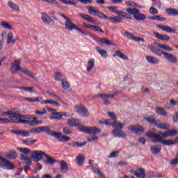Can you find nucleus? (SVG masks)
Segmentation results:
<instances>
[{
	"instance_id": "55",
	"label": "nucleus",
	"mask_w": 178,
	"mask_h": 178,
	"mask_svg": "<svg viewBox=\"0 0 178 178\" xmlns=\"http://www.w3.org/2000/svg\"><path fill=\"white\" fill-rule=\"evenodd\" d=\"M62 77H63V74H62V73L56 72L54 79L56 80V81H62Z\"/></svg>"
},
{
	"instance_id": "10",
	"label": "nucleus",
	"mask_w": 178,
	"mask_h": 178,
	"mask_svg": "<svg viewBox=\"0 0 178 178\" xmlns=\"http://www.w3.org/2000/svg\"><path fill=\"white\" fill-rule=\"evenodd\" d=\"M45 152L42 151L35 150L32 152L31 158L34 162H40L42 160V156H44Z\"/></svg>"
},
{
	"instance_id": "39",
	"label": "nucleus",
	"mask_w": 178,
	"mask_h": 178,
	"mask_svg": "<svg viewBox=\"0 0 178 178\" xmlns=\"http://www.w3.org/2000/svg\"><path fill=\"white\" fill-rule=\"evenodd\" d=\"M165 13L169 15L177 16L178 10L175 8H167L165 9Z\"/></svg>"
},
{
	"instance_id": "61",
	"label": "nucleus",
	"mask_w": 178,
	"mask_h": 178,
	"mask_svg": "<svg viewBox=\"0 0 178 178\" xmlns=\"http://www.w3.org/2000/svg\"><path fill=\"white\" fill-rule=\"evenodd\" d=\"M8 156L10 159H16L17 154H16V152H11L8 154Z\"/></svg>"
},
{
	"instance_id": "28",
	"label": "nucleus",
	"mask_w": 178,
	"mask_h": 178,
	"mask_svg": "<svg viewBox=\"0 0 178 178\" xmlns=\"http://www.w3.org/2000/svg\"><path fill=\"white\" fill-rule=\"evenodd\" d=\"M85 160L86 156H84V154H80L76 157V162L79 166L83 165V163H84Z\"/></svg>"
},
{
	"instance_id": "27",
	"label": "nucleus",
	"mask_w": 178,
	"mask_h": 178,
	"mask_svg": "<svg viewBox=\"0 0 178 178\" xmlns=\"http://www.w3.org/2000/svg\"><path fill=\"white\" fill-rule=\"evenodd\" d=\"M164 58L165 59H167V60H169V62H171V63H177V58H176L173 54H170L166 52Z\"/></svg>"
},
{
	"instance_id": "41",
	"label": "nucleus",
	"mask_w": 178,
	"mask_h": 178,
	"mask_svg": "<svg viewBox=\"0 0 178 178\" xmlns=\"http://www.w3.org/2000/svg\"><path fill=\"white\" fill-rule=\"evenodd\" d=\"M138 172L134 174V176H136L138 178H145V170L143 168H139Z\"/></svg>"
},
{
	"instance_id": "38",
	"label": "nucleus",
	"mask_w": 178,
	"mask_h": 178,
	"mask_svg": "<svg viewBox=\"0 0 178 178\" xmlns=\"http://www.w3.org/2000/svg\"><path fill=\"white\" fill-rule=\"evenodd\" d=\"M41 104H50V105H54V106H60V104H59V102L55 101V100H49V99H47V100H43Z\"/></svg>"
},
{
	"instance_id": "37",
	"label": "nucleus",
	"mask_w": 178,
	"mask_h": 178,
	"mask_svg": "<svg viewBox=\"0 0 178 178\" xmlns=\"http://www.w3.org/2000/svg\"><path fill=\"white\" fill-rule=\"evenodd\" d=\"M88 168H91V169L93 170V172H95V173H96V175H98V176H99V177L105 178V177L104 176L102 172H101V170H99V168H96L94 165H90V166H88Z\"/></svg>"
},
{
	"instance_id": "33",
	"label": "nucleus",
	"mask_w": 178,
	"mask_h": 178,
	"mask_svg": "<svg viewBox=\"0 0 178 178\" xmlns=\"http://www.w3.org/2000/svg\"><path fill=\"white\" fill-rule=\"evenodd\" d=\"M94 66H95V60L90 59L88 61V66L86 67V70L87 72H90V71L92 70V69H94Z\"/></svg>"
},
{
	"instance_id": "24",
	"label": "nucleus",
	"mask_w": 178,
	"mask_h": 178,
	"mask_svg": "<svg viewBox=\"0 0 178 178\" xmlns=\"http://www.w3.org/2000/svg\"><path fill=\"white\" fill-rule=\"evenodd\" d=\"M156 113L159 115V116H163V118H168V111L162 107H156L155 110Z\"/></svg>"
},
{
	"instance_id": "58",
	"label": "nucleus",
	"mask_w": 178,
	"mask_h": 178,
	"mask_svg": "<svg viewBox=\"0 0 178 178\" xmlns=\"http://www.w3.org/2000/svg\"><path fill=\"white\" fill-rule=\"evenodd\" d=\"M91 30H93L94 31H99V33H104V30L101 29V27L98 26H90Z\"/></svg>"
},
{
	"instance_id": "8",
	"label": "nucleus",
	"mask_w": 178,
	"mask_h": 178,
	"mask_svg": "<svg viewBox=\"0 0 178 178\" xmlns=\"http://www.w3.org/2000/svg\"><path fill=\"white\" fill-rule=\"evenodd\" d=\"M80 131H83V133H87L88 134H99L101 132V129H98L97 127H90L88 128L83 125H81L79 127Z\"/></svg>"
},
{
	"instance_id": "57",
	"label": "nucleus",
	"mask_w": 178,
	"mask_h": 178,
	"mask_svg": "<svg viewBox=\"0 0 178 178\" xmlns=\"http://www.w3.org/2000/svg\"><path fill=\"white\" fill-rule=\"evenodd\" d=\"M1 26L4 29H7V30H12V26H10V24H9V23L6 22H2Z\"/></svg>"
},
{
	"instance_id": "32",
	"label": "nucleus",
	"mask_w": 178,
	"mask_h": 178,
	"mask_svg": "<svg viewBox=\"0 0 178 178\" xmlns=\"http://www.w3.org/2000/svg\"><path fill=\"white\" fill-rule=\"evenodd\" d=\"M47 94H48V95H49V97H51V98H55L59 102H63V99H62V97H60V96L56 95V93H55V92L48 90Z\"/></svg>"
},
{
	"instance_id": "7",
	"label": "nucleus",
	"mask_w": 178,
	"mask_h": 178,
	"mask_svg": "<svg viewBox=\"0 0 178 178\" xmlns=\"http://www.w3.org/2000/svg\"><path fill=\"white\" fill-rule=\"evenodd\" d=\"M75 111L77 112L79 116H81V118H87L90 115L88 110H87V108H86V106L83 104L76 105Z\"/></svg>"
},
{
	"instance_id": "3",
	"label": "nucleus",
	"mask_w": 178,
	"mask_h": 178,
	"mask_svg": "<svg viewBox=\"0 0 178 178\" xmlns=\"http://www.w3.org/2000/svg\"><path fill=\"white\" fill-rule=\"evenodd\" d=\"M60 16L61 17H63L65 21V29L69 30L70 31H73V30H76L77 31H79V33H81V34H84V35H87V33H84L81 29H80L79 26H77L76 24H74L67 16L65 15H63L62 13H59Z\"/></svg>"
},
{
	"instance_id": "19",
	"label": "nucleus",
	"mask_w": 178,
	"mask_h": 178,
	"mask_svg": "<svg viewBox=\"0 0 178 178\" xmlns=\"http://www.w3.org/2000/svg\"><path fill=\"white\" fill-rule=\"evenodd\" d=\"M160 134L163 135V137H172L173 136H177L178 131L176 129H172L166 131L165 132H159Z\"/></svg>"
},
{
	"instance_id": "52",
	"label": "nucleus",
	"mask_w": 178,
	"mask_h": 178,
	"mask_svg": "<svg viewBox=\"0 0 178 178\" xmlns=\"http://www.w3.org/2000/svg\"><path fill=\"white\" fill-rule=\"evenodd\" d=\"M23 144H26V145H31L34 144V143H37V140H30V139H26L22 140Z\"/></svg>"
},
{
	"instance_id": "56",
	"label": "nucleus",
	"mask_w": 178,
	"mask_h": 178,
	"mask_svg": "<svg viewBox=\"0 0 178 178\" xmlns=\"http://www.w3.org/2000/svg\"><path fill=\"white\" fill-rule=\"evenodd\" d=\"M96 16H98V17H100L101 19H104V20H108L109 18L108 16L105 15V14L99 11H97Z\"/></svg>"
},
{
	"instance_id": "23",
	"label": "nucleus",
	"mask_w": 178,
	"mask_h": 178,
	"mask_svg": "<svg viewBox=\"0 0 178 178\" xmlns=\"http://www.w3.org/2000/svg\"><path fill=\"white\" fill-rule=\"evenodd\" d=\"M146 60L151 65H159L160 60L156 57L146 56Z\"/></svg>"
},
{
	"instance_id": "36",
	"label": "nucleus",
	"mask_w": 178,
	"mask_h": 178,
	"mask_svg": "<svg viewBox=\"0 0 178 178\" xmlns=\"http://www.w3.org/2000/svg\"><path fill=\"white\" fill-rule=\"evenodd\" d=\"M61 83L63 90H65V91H72V88H70V85L67 83L66 79H62Z\"/></svg>"
},
{
	"instance_id": "60",
	"label": "nucleus",
	"mask_w": 178,
	"mask_h": 178,
	"mask_svg": "<svg viewBox=\"0 0 178 178\" xmlns=\"http://www.w3.org/2000/svg\"><path fill=\"white\" fill-rule=\"evenodd\" d=\"M125 3L127 6H133V7L138 6V4H137L136 2L133 1H127L125 2Z\"/></svg>"
},
{
	"instance_id": "54",
	"label": "nucleus",
	"mask_w": 178,
	"mask_h": 178,
	"mask_svg": "<svg viewBox=\"0 0 178 178\" xmlns=\"http://www.w3.org/2000/svg\"><path fill=\"white\" fill-rule=\"evenodd\" d=\"M87 9L90 13V15H95V16H96L97 13H98L97 10H95V9L94 8V7H91V6H88Z\"/></svg>"
},
{
	"instance_id": "26",
	"label": "nucleus",
	"mask_w": 178,
	"mask_h": 178,
	"mask_svg": "<svg viewBox=\"0 0 178 178\" xmlns=\"http://www.w3.org/2000/svg\"><path fill=\"white\" fill-rule=\"evenodd\" d=\"M68 145H70V147H73L74 148H81V147H84V145H87V142H83L80 143L77 141H74L68 143Z\"/></svg>"
},
{
	"instance_id": "45",
	"label": "nucleus",
	"mask_w": 178,
	"mask_h": 178,
	"mask_svg": "<svg viewBox=\"0 0 178 178\" xmlns=\"http://www.w3.org/2000/svg\"><path fill=\"white\" fill-rule=\"evenodd\" d=\"M21 160L24 161L26 165H31V159L24 154H21Z\"/></svg>"
},
{
	"instance_id": "34",
	"label": "nucleus",
	"mask_w": 178,
	"mask_h": 178,
	"mask_svg": "<svg viewBox=\"0 0 178 178\" xmlns=\"http://www.w3.org/2000/svg\"><path fill=\"white\" fill-rule=\"evenodd\" d=\"M60 169L62 173H66V172H67V169H69L67 167V163L65 161H62L60 164Z\"/></svg>"
},
{
	"instance_id": "1",
	"label": "nucleus",
	"mask_w": 178,
	"mask_h": 178,
	"mask_svg": "<svg viewBox=\"0 0 178 178\" xmlns=\"http://www.w3.org/2000/svg\"><path fill=\"white\" fill-rule=\"evenodd\" d=\"M22 62V60L17 59L15 60L13 63H11L10 65V72L11 73H17V72H22L24 74H26V76H29V77H31L33 79V80H37V77H35L29 69L26 67H22L20 66V63Z\"/></svg>"
},
{
	"instance_id": "13",
	"label": "nucleus",
	"mask_w": 178,
	"mask_h": 178,
	"mask_svg": "<svg viewBox=\"0 0 178 178\" xmlns=\"http://www.w3.org/2000/svg\"><path fill=\"white\" fill-rule=\"evenodd\" d=\"M42 20L43 23L49 24V26H54L55 24V21H54L53 19L47 13L42 14Z\"/></svg>"
},
{
	"instance_id": "11",
	"label": "nucleus",
	"mask_w": 178,
	"mask_h": 178,
	"mask_svg": "<svg viewBox=\"0 0 178 178\" xmlns=\"http://www.w3.org/2000/svg\"><path fill=\"white\" fill-rule=\"evenodd\" d=\"M124 37L128 38V40H133V41H136V42H140L141 41H142V42H145V40H144V38H137V37L134 36V35L133 33H131L129 31L124 32Z\"/></svg>"
},
{
	"instance_id": "4",
	"label": "nucleus",
	"mask_w": 178,
	"mask_h": 178,
	"mask_svg": "<svg viewBox=\"0 0 178 178\" xmlns=\"http://www.w3.org/2000/svg\"><path fill=\"white\" fill-rule=\"evenodd\" d=\"M22 124H27L28 126H38V124H42V121L37 120V118L34 117L33 115H22Z\"/></svg>"
},
{
	"instance_id": "51",
	"label": "nucleus",
	"mask_w": 178,
	"mask_h": 178,
	"mask_svg": "<svg viewBox=\"0 0 178 178\" xmlns=\"http://www.w3.org/2000/svg\"><path fill=\"white\" fill-rule=\"evenodd\" d=\"M154 55H157V56H162V55H163V56L165 57V55H166V52L163 51L161 49L157 48L156 49V51L154 52Z\"/></svg>"
},
{
	"instance_id": "14",
	"label": "nucleus",
	"mask_w": 178,
	"mask_h": 178,
	"mask_svg": "<svg viewBox=\"0 0 178 178\" xmlns=\"http://www.w3.org/2000/svg\"><path fill=\"white\" fill-rule=\"evenodd\" d=\"M154 126L158 127V129H161V130H169L170 129V125L166 122H163L161 120H157L154 122Z\"/></svg>"
},
{
	"instance_id": "43",
	"label": "nucleus",
	"mask_w": 178,
	"mask_h": 178,
	"mask_svg": "<svg viewBox=\"0 0 178 178\" xmlns=\"http://www.w3.org/2000/svg\"><path fill=\"white\" fill-rule=\"evenodd\" d=\"M115 15H118V16H122V17H125L126 19H131V17L130 15H128L125 12L120 11V10H116Z\"/></svg>"
},
{
	"instance_id": "42",
	"label": "nucleus",
	"mask_w": 178,
	"mask_h": 178,
	"mask_svg": "<svg viewBox=\"0 0 178 178\" xmlns=\"http://www.w3.org/2000/svg\"><path fill=\"white\" fill-rule=\"evenodd\" d=\"M145 120H146L147 122H148V123H150L151 124H152V123H154L155 124V122H156V118L154 116H145L144 117Z\"/></svg>"
},
{
	"instance_id": "50",
	"label": "nucleus",
	"mask_w": 178,
	"mask_h": 178,
	"mask_svg": "<svg viewBox=\"0 0 178 178\" xmlns=\"http://www.w3.org/2000/svg\"><path fill=\"white\" fill-rule=\"evenodd\" d=\"M154 55H157V56H162V55H163V56L165 57V55H166V52L163 51L161 49L157 48L156 49V51L154 52Z\"/></svg>"
},
{
	"instance_id": "22",
	"label": "nucleus",
	"mask_w": 178,
	"mask_h": 178,
	"mask_svg": "<svg viewBox=\"0 0 178 178\" xmlns=\"http://www.w3.org/2000/svg\"><path fill=\"white\" fill-rule=\"evenodd\" d=\"M40 133H46L48 136H52L55 134V131H51V128L49 127H39Z\"/></svg>"
},
{
	"instance_id": "12",
	"label": "nucleus",
	"mask_w": 178,
	"mask_h": 178,
	"mask_svg": "<svg viewBox=\"0 0 178 178\" xmlns=\"http://www.w3.org/2000/svg\"><path fill=\"white\" fill-rule=\"evenodd\" d=\"M129 130H130V131H132V133H134L135 134H138V136L144 133V127L140 125L130 126L129 127Z\"/></svg>"
},
{
	"instance_id": "18",
	"label": "nucleus",
	"mask_w": 178,
	"mask_h": 178,
	"mask_svg": "<svg viewBox=\"0 0 178 178\" xmlns=\"http://www.w3.org/2000/svg\"><path fill=\"white\" fill-rule=\"evenodd\" d=\"M67 124L71 127H76V126H80L81 124V122H80V120H77L76 118H70L67 120Z\"/></svg>"
},
{
	"instance_id": "17",
	"label": "nucleus",
	"mask_w": 178,
	"mask_h": 178,
	"mask_svg": "<svg viewBox=\"0 0 178 178\" xmlns=\"http://www.w3.org/2000/svg\"><path fill=\"white\" fill-rule=\"evenodd\" d=\"M156 27L158 29H160L163 31H165L166 33H171L172 34H175V33H176V29L166 25L158 24L156 25Z\"/></svg>"
},
{
	"instance_id": "29",
	"label": "nucleus",
	"mask_w": 178,
	"mask_h": 178,
	"mask_svg": "<svg viewBox=\"0 0 178 178\" xmlns=\"http://www.w3.org/2000/svg\"><path fill=\"white\" fill-rule=\"evenodd\" d=\"M8 5L10 9H12V10H14V12H20V8L16 3L9 1Z\"/></svg>"
},
{
	"instance_id": "44",
	"label": "nucleus",
	"mask_w": 178,
	"mask_h": 178,
	"mask_svg": "<svg viewBox=\"0 0 178 178\" xmlns=\"http://www.w3.org/2000/svg\"><path fill=\"white\" fill-rule=\"evenodd\" d=\"M124 126H126V124L120 123V122H116V121L114 122V124H113V127H115V129L117 130H118V129L120 130H122V129H123V127H124Z\"/></svg>"
},
{
	"instance_id": "63",
	"label": "nucleus",
	"mask_w": 178,
	"mask_h": 178,
	"mask_svg": "<svg viewBox=\"0 0 178 178\" xmlns=\"http://www.w3.org/2000/svg\"><path fill=\"white\" fill-rule=\"evenodd\" d=\"M161 49H164V51H174L173 48H172L166 44H162Z\"/></svg>"
},
{
	"instance_id": "16",
	"label": "nucleus",
	"mask_w": 178,
	"mask_h": 178,
	"mask_svg": "<svg viewBox=\"0 0 178 178\" xmlns=\"http://www.w3.org/2000/svg\"><path fill=\"white\" fill-rule=\"evenodd\" d=\"M78 16L79 17H81L82 19H83V20H86L87 22L94 23L95 24H99V21L92 19V17H91L87 14L79 13L78 15Z\"/></svg>"
},
{
	"instance_id": "30",
	"label": "nucleus",
	"mask_w": 178,
	"mask_h": 178,
	"mask_svg": "<svg viewBox=\"0 0 178 178\" xmlns=\"http://www.w3.org/2000/svg\"><path fill=\"white\" fill-rule=\"evenodd\" d=\"M108 20L114 24L116 23H122L123 22V19L119 16L110 17Z\"/></svg>"
},
{
	"instance_id": "20",
	"label": "nucleus",
	"mask_w": 178,
	"mask_h": 178,
	"mask_svg": "<svg viewBox=\"0 0 178 178\" xmlns=\"http://www.w3.org/2000/svg\"><path fill=\"white\" fill-rule=\"evenodd\" d=\"M153 35L157 38V40H161V41H169L170 37L168 35L159 34L158 32H154Z\"/></svg>"
},
{
	"instance_id": "48",
	"label": "nucleus",
	"mask_w": 178,
	"mask_h": 178,
	"mask_svg": "<svg viewBox=\"0 0 178 178\" xmlns=\"http://www.w3.org/2000/svg\"><path fill=\"white\" fill-rule=\"evenodd\" d=\"M115 122H116V120H113V119H110V120H108L107 121L104 122H100V124H106V126H111L112 127H113V124H115Z\"/></svg>"
},
{
	"instance_id": "5",
	"label": "nucleus",
	"mask_w": 178,
	"mask_h": 178,
	"mask_svg": "<svg viewBox=\"0 0 178 178\" xmlns=\"http://www.w3.org/2000/svg\"><path fill=\"white\" fill-rule=\"evenodd\" d=\"M127 13L129 15H133L135 20H145L147 17L145 15L140 13V10L136 8H127Z\"/></svg>"
},
{
	"instance_id": "15",
	"label": "nucleus",
	"mask_w": 178,
	"mask_h": 178,
	"mask_svg": "<svg viewBox=\"0 0 178 178\" xmlns=\"http://www.w3.org/2000/svg\"><path fill=\"white\" fill-rule=\"evenodd\" d=\"M53 137H55V138H57L58 141L63 143L70 141V137L62 135V134L59 132H54V135L53 136Z\"/></svg>"
},
{
	"instance_id": "53",
	"label": "nucleus",
	"mask_w": 178,
	"mask_h": 178,
	"mask_svg": "<svg viewBox=\"0 0 178 178\" xmlns=\"http://www.w3.org/2000/svg\"><path fill=\"white\" fill-rule=\"evenodd\" d=\"M17 150L20 152H22L23 154H30L31 151L30 149L27 147H19L17 148Z\"/></svg>"
},
{
	"instance_id": "9",
	"label": "nucleus",
	"mask_w": 178,
	"mask_h": 178,
	"mask_svg": "<svg viewBox=\"0 0 178 178\" xmlns=\"http://www.w3.org/2000/svg\"><path fill=\"white\" fill-rule=\"evenodd\" d=\"M0 168H5L8 170H12V169H13V164L12 161L0 156Z\"/></svg>"
},
{
	"instance_id": "25",
	"label": "nucleus",
	"mask_w": 178,
	"mask_h": 178,
	"mask_svg": "<svg viewBox=\"0 0 178 178\" xmlns=\"http://www.w3.org/2000/svg\"><path fill=\"white\" fill-rule=\"evenodd\" d=\"M150 151L153 155H156L162 151V147L159 145H153L151 147Z\"/></svg>"
},
{
	"instance_id": "46",
	"label": "nucleus",
	"mask_w": 178,
	"mask_h": 178,
	"mask_svg": "<svg viewBox=\"0 0 178 178\" xmlns=\"http://www.w3.org/2000/svg\"><path fill=\"white\" fill-rule=\"evenodd\" d=\"M63 117V113H56L53 114V115L50 117V119L60 120V119H62Z\"/></svg>"
},
{
	"instance_id": "40",
	"label": "nucleus",
	"mask_w": 178,
	"mask_h": 178,
	"mask_svg": "<svg viewBox=\"0 0 178 178\" xmlns=\"http://www.w3.org/2000/svg\"><path fill=\"white\" fill-rule=\"evenodd\" d=\"M96 51L102 56V58H108V52L105 51L104 49H100L99 47H96Z\"/></svg>"
},
{
	"instance_id": "47",
	"label": "nucleus",
	"mask_w": 178,
	"mask_h": 178,
	"mask_svg": "<svg viewBox=\"0 0 178 178\" xmlns=\"http://www.w3.org/2000/svg\"><path fill=\"white\" fill-rule=\"evenodd\" d=\"M42 99V97H37L35 98H30V97H26L24 99L25 101H27L28 102H40V100Z\"/></svg>"
},
{
	"instance_id": "2",
	"label": "nucleus",
	"mask_w": 178,
	"mask_h": 178,
	"mask_svg": "<svg viewBox=\"0 0 178 178\" xmlns=\"http://www.w3.org/2000/svg\"><path fill=\"white\" fill-rule=\"evenodd\" d=\"M146 136L151 138L152 143H161V144H163V145H175V144H176L175 141L172 140H163V138H166L167 137H163V135L161 134L159 132L158 134L148 132L146 134Z\"/></svg>"
},
{
	"instance_id": "6",
	"label": "nucleus",
	"mask_w": 178,
	"mask_h": 178,
	"mask_svg": "<svg viewBox=\"0 0 178 178\" xmlns=\"http://www.w3.org/2000/svg\"><path fill=\"white\" fill-rule=\"evenodd\" d=\"M4 115H8L10 118V122H13V123H22L23 122V118L19 113H16L15 112L8 111L5 113Z\"/></svg>"
},
{
	"instance_id": "35",
	"label": "nucleus",
	"mask_w": 178,
	"mask_h": 178,
	"mask_svg": "<svg viewBox=\"0 0 178 178\" xmlns=\"http://www.w3.org/2000/svg\"><path fill=\"white\" fill-rule=\"evenodd\" d=\"M102 98L103 99H108V98H115V95L113 94H98L95 95V98Z\"/></svg>"
},
{
	"instance_id": "59",
	"label": "nucleus",
	"mask_w": 178,
	"mask_h": 178,
	"mask_svg": "<svg viewBox=\"0 0 178 178\" xmlns=\"http://www.w3.org/2000/svg\"><path fill=\"white\" fill-rule=\"evenodd\" d=\"M20 90H24L29 92H34V87H20Z\"/></svg>"
},
{
	"instance_id": "64",
	"label": "nucleus",
	"mask_w": 178,
	"mask_h": 178,
	"mask_svg": "<svg viewBox=\"0 0 178 178\" xmlns=\"http://www.w3.org/2000/svg\"><path fill=\"white\" fill-rule=\"evenodd\" d=\"M172 120L174 123H178V112H176L173 114Z\"/></svg>"
},
{
	"instance_id": "21",
	"label": "nucleus",
	"mask_w": 178,
	"mask_h": 178,
	"mask_svg": "<svg viewBox=\"0 0 178 178\" xmlns=\"http://www.w3.org/2000/svg\"><path fill=\"white\" fill-rule=\"evenodd\" d=\"M112 136L114 137L124 138L126 137V133L120 129H113L111 132Z\"/></svg>"
},
{
	"instance_id": "62",
	"label": "nucleus",
	"mask_w": 178,
	"mask_h": 178,
	"mask_svg": "<svg viewBox=\"0 0 178 178\" xmlns=\"http://www.w3.org/2000/svg\"><path fill=\"white\" fill-rule=\"evenodd\" d=\"M119 154H120V150L112 152L109 156V158H116Z\"/></svg>"
},
{
	"instance_id": "49",
	"label": "nucleus",
	"mask_w": 178,
	"mask_h": 178,
	"mask_svg": "<svg viewBox=\"0 0 178 178\" xmlns=\"http://www.w3.org/2000/svg\"><path fill=\"white\" fill-rule=\"evenodd\" d=\"M100 42L101 44H104L105 45H115V43L108 40L106 38L100 39Z\"/></svg>"
},
{
	"instance_id": "31",
	"label": "nucleus",
	"mask_w": 178,
	"mask_h": 178,
	"mask_svg": "<svg viewBox=\"0 0 178 178\" xmlns=\"http://www.w3.org/2000/svg\"><path fill=\"white\" fill-rule=\"evenodd\" d=\"M44 156L46 158V159L44 161V163L47 165H54V163H55V159L47 154V153H44Z\"/></svg>"
}]
</instances>
